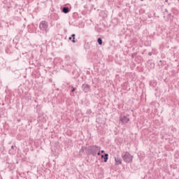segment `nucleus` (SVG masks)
<instances>
[{
	"mask_svg": "<svg viewBox=\"0 0 179 179\" xmlns=\"http://www.w3.org/2000/svg\"><path fill=\"white\" fill-rule=\"evenodd\" d=\"M62 13H69V8H68L67 7H64L62 8Z\"/></svg>",
	"mask_w": 179,
	"mask_h": 179,
	"instance_id": "7",
	"label": "nucleus"
},
{
	"mask_svg": "<svg viewBox=\"0 0 179 179\" xmlns=\"http://www.w3.org/2000/svg\"><path fill=\"white\" fill-rule=\"evenodd\" d=\"M72 43H75V39H73V40H72Z\"/></svg>",
	"mask_w": 179,
	"mask_h": 179,
	"instance_id": "13",
	"label": "nucleus"
},
{
	"mask_svg": "<svg viewBox=\"0 0 179 179\" xmlns=\"http://www.w3.org/2000/svg\"><path fill=\"white\" fill-rule=\"evenodd\" d=\"M129 117L128 116H122L120 118V122H122V124H128V122H129Z\"/></svg>",
	"mask_w": 179,
	"mask_h": 179,
	"instance_id": "4",
	"label": "nucleus"
},
{
	"mask_svg": "<svg viewBox=\"0 0 179 179\" xmlns=\"http://www.w3.org/2000/svg\"><path fill=\"white\" fill-rule=\"evenodd\" d=\"M101 157H104V155H101Z\"/></svg>",
	"mask_w": 179,
	"mask_h": 179,
	"instance_id": "19",
	"label": "nucleus"
},
{
	"mask_svg": "<svg viewBox=\"0 0 179 179\" xmlns=\"http://www.w3.org/2000/svg\"><path fill=\"white\" fill-rule=\"evenodd\" d=\"M69 40H72V38H71V37H69Z\"/></svg>",
	"mask_w": 179,
	"mask_h": 179,
	"instance_id": "16",
	"label": "nucleus"
},
{
	"mask_svg": "<svg viewBox=\"0 0 179 179\" xmlns=\"http://www.w3.org/2000/svg\"><path fill=\"white\" fill-rule=\"evenodd\" d=\"M103 160L105 163H107V160H108V154H105Z\"/></svg>",
	"mask_w": 179,
	"mask_h": 179,
	"instance_id": "8",
	"label": "nucleus"
},
{
	"mask_svg": "<svg viewBox=\"0 0 179 179\" xmlns=\"http://www.w3.org/2000/svg\"><path fill=\"white\" fill-rule=\"evenodd\" d=\"M97 43L99 44V45H101L103 44V40L101 39V38H99L97 39Z\"/></svg>",
	"mask_w": 179,
	"mask_h": 179,
	"instance_id": "9",
	"label": "nucleus"
},
{
	"mask_svg": "<svg viewBox=\"0 0 179 179\" xmlns=\"http://www.w3.org/2000/svg\"><path fill=\"white\" fill-rule=\"evenodd\" d=\"M39 28L43 31H47L48 29V22L44 20L42 21L39 24Z\"/></svg>",
	"mask_w": 179,
	"mask_h": 179,
	"instance_id": "3",
	"label": "nucleus"
},
{
	"mask_svg": "<svg viewBox=\"0 0 179 179\" xmlns=\"http://www.w3.org/2000/svg\"><path fill=\"white\" fill-rule=\"evenodd\" d=\"M82 87L85 93H89V92H90V85L88 84H83Z\"/></svg>",
	"mask_w": 179,
	"mask_h": 179,
	"instance_id": "5",
	"label": "nucleus"
},
{
	"mask_svg": "<svg viewBox=\"0 0 179 179\" xmlns=\"http://www.w3.org/2000/svg\"><path fill=\"white\" fill-rule=\"evenodd\" d=\"M96 155H98V156H100V150L96 152Z\"/></svg>",
	"mask_w": 179,
	"mask_h": 179,
	"instance_id": "12",
	"label": "nucleus"
},
{
	"mask_svg": "<svg viewBox=\"0 0 179 179\" xmlns=\"http://www.w3.org/2000/svg\"><path fill=\"white\" fill-rule=\"evenodd\" d=\"M115 162L116 166H118L120 164H122V160L121 159V158L120 157H115Z\"/></svg>",
	"mask_w": 179,
	"mask_h": 179,
	"instance_id": "6",
	"label": "nucleus"
},
{
	"mask_svg": "<svg viewBox=\"0 0 179 179\" xmlns=\"http://www.w3.org/2000/svg\"><path fill=\"white\" fill-rule=\"evenodd\" d=\"M71 37H72V38H73V40H75V34H73L71 35Z\"/></svg>",
	"mask_w": 179,
	"mask_h": 179,
	"instance_id": "10",
	"label": "nucleus"
},
{
	"mask_svg": "<svg viewBox=\"0 0 179 179\" xmlns=\"http://www.w3.org/2000/svg\"><path fill=\"white\" fill-rule=\"evenodd\" d=\"M14 148H15V147H14L13 145L11 146V149H14Z\"/></svg>",
	"mask_w": 179,
	"mask_h": 179,
	"instance_id": "14",
	"label": "nucleus"
},
{
	"mask_svg": "<svg viewBox=\"0 0 179 179\" xmlns=\"http://www.w3.org/2000/svg\"><path fill=\"white\" fill-rule=\"evenodd\" d=\"M168 1H169V0H166V1H165V2H168Z\"/></svg>",
	"mask_w": 179,
	"mask_h": 179,
	"instance_id": "18",
	"label": "nucleus"
},
{
	"mask_svg": "<svg viewBox=\"0 0 179 179\" xmlns=\"http://www.w3.org/2000/svg\"><path fill=\"white\" fill-rule=\"evenodd\" d=\"M103 152H104V150H101V153H103Z\"/></svg>",
	"mask_w": 179,
	"mask_h": 179,
	"instance_id": "15",
	"label": "nucleus"
},
{
	"mask_svg": "<svg viewBox=\"0 0 179 179\" xmlns=\"http://www.w3.org/2000/svg\"><path fill=\"white\" fill-rule=\"evenodd\" d=\"M148 54H149V55H152V53H150V52H149Z\"/></svg>",
	"mask_w": 179,
	"mask_h": 179,
	"instance_id": "17",
	"label": "nucleus"
},
{
	"mask_svg": "<svg viewBox=\"0 0 179 179\" xmlns=\"http://www.w3.org/2000/svg\"><path fill=\"white\" fill-rule=\"evenodd\" d=\"M141 1H143V0H141Z\"/></svg>",
	"mask_w": 179,
	"mask_h": 179,
	"instance_id": "20",
	"label": "nucleus"
},
{
	"mask_svg": "<svg viewBox=\"0 0 179 179\" xmlns=\"http://www.w3.org/2000/svg\"><path fill=\"white\" fill-rule=\"evenodd\" d=\"M122 159H123L125 163H131L134 157L129 154V152H126L125 155H122Z\"/></svg>",
	"mask_w": 179,
	"mask_h": 179,
	"instance_id": "1",
	"label": "nucleus"
},
{
	"mask_svg": "<svg viewBox=\"0 0 179 179\" xmlns=\"http://www.w3.org/2000/svg\"><path fill=\"white\" fill-rule=\"evenodd\" d=\"M99 150H100V147L94 145L91 147V149H90L91 155H92V156H96L97 152H99Z\"/></svg>",
	"mask_w": 179,
	"mask_h": 179,
	"instance_id": "2",
	"label": "nucleus"
},
{
	"mask_svg": "<svg viewBox=\"0 0 179 179\" xmlns=\"http://www.w3.org/2000/svg\"><path fill=\"white\" fill-rule=\"evenodd\" d=\"M75 90H76V88H73V89L71 90V92H75Z\"/></svg>",
	"mask_w": 179,
	"mask_h": 179,
	"instance_id": "11",
	"label": "nucleus"
}]
</instances>
